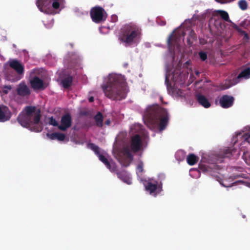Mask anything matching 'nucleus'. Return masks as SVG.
I'll list each match as a JSON object with an SVG mask.
<instances>
[{
  "instance_id": "obj_1",
  "label": "nucleus",
  "mask_w": 250,
  "mask_h": 250,
  "mask_svg": "<svg viewBox=\"0 0 250 250\" xmlns=\"http://www.w3.org/2000/svg\"><path fill=\"white\" fill-rule=\"evenodd\" d=\"M102 88L105 95L113 100H122L126 95L125 80L121 75H109L106 83Z\"/></svg>"
},
{
  "instance_id": "obj_2",
  "label": "nucleus",
  "mask_w": 250,
  "mask_h": 250,
  "mask_svg": "<svg viewBox=\"0 0 250 250\" xmlns=\"http://www.w3.org/2000/svg\"><path fill=\"white\" fill-rule=\"evenodd\" d=\"M145 117L147 125L150 128L158 126L160 131L164 130L168 124L169 118L167 110L158 104L148 106L145 112Z\"/></svg>"
},
{
  "instance_id": "obj_3",
  "label": "nucleus",
  "mask_w": 250,
  "mask_h": 250,
  "mask_svg": "<svg viewBox=\"0 0 250 250\" xmlns=\"http://www.w3.org/2000/svg\"><path fill=\"white\" fill-rule=\"evenodd\" d=\"M40 111H36V107L33 106H27L19 115L17 120L23 127L30 128L32 127L33 130L37 132L42 131V127H36L40 121Z\"/></svg>"
},
{
  "instance_id": "obj_4",
  "label": "nucleus",
  "mask_w": 250,
  "mask_h": 250,
  "mask_svg": "<svg viewBox=\"0 0 250 250\" xmlns=\"http://www.w3.org/2000/svg\"><path fill=\"white\" fill-rule=\"evenodd\" d=\"M141 35V29L137 25L130 23L125 25L121 29L119 40L125 46H130L137 44Z\"/></svg>"
},
{
  "instance_id": "obj_5",
  "label": "nucleus",
  "mask_w": 250,
  "mask_h": 250,
  "mask_svg": "<svg viewBox=\"0 0 250 250\" xmlns=\"http://www.w3.org/2000/svg\"><path fill=\"white\" fill-rule=\"evenodd\" d=\"M63 0H37L36 5L39 9L45 14L51 13V7L58 9L60 6V3Z\"/></svg>"
},
{
  "instance_id": "obj_6",
  "label": "nucleus",
  "mask_w": 250,
  "mask_h": 250,
  "mask_svg": "<svg viewBox=\"0 0 250 250\" xmlns=\"http://www.w3.org/2000/svg\"><path fill=\"white\" fill-rule=\"evenodd\" d=\"M104 9L100 6H95L91 8L90 15L93 21L99 23L104 21L105 20L104 15Z\"/></svg>"
},
{
  "instance_id": "obj_7",
  "label": "nucleus",
  "mask_w": 250,
  "mask_h": 250,
  "mask_svg": "<svg viewBox=\"0 0 250 250\" xmlns=\"http://www.w3.org/2000/svg\"><path fill=\"white\" fill-rule=\"evenodd\" d=\"M186 33L184 31H178L176 33H175L174 31L171 33L167 41V44L169 49H173L175 46L178 44L180 38L182 37H184Z\"/></svg>"
},
{
  "instance_id": "obj_8",
  "label": "nucleus",
  "mask_w": 250,
  "mask_h": 250,
  "mask_svg": "<svg viewBox=\"0 0 250 250\" xmlns=\"http://www.w3.org/2000/svg\"><path fill=\"white\" fill-rule=\"evenodd\" d=\"M142 146L143 143L140 135L136 134L131 137L129 148L131 152L137 153L141 150Z\"/></svg>"
},
{
  "instance_id": "obj_9",
  "label": "nucleus",
  "mask_w": 250,
  "mask_h": 250,
  "mask_svg": "<svg viewBox=\"0 0 250 250\" xmlns=\"http://www.w3.org/2000/svg\"><path fill=\"white\" fill-rule=\"evenodd\" d=\"M122 153L125 157V158L121 161V164L125 167H127L130 165L132 161L133 156L128 146H124L122 149Z\"/></svg>"
},
{
  "instance_id": "obj_10",
  "label": "nucleus",
  "mask_w": 250,
  "mask_h": 250,
  "mask_svg": "<svg viewBox=\"0 0 250 250\" xmlns=\"http://www.w3.org/2000/svg\"><path fill=\"white\" fill-rule=\"evenodd\" d=\"M72 125V117L69 113L63 115L61 120V124L58 128L62 131H65Z\"/></svg>"
},
{
  "instance_id": "obj_11",
  "label": "nucleus",
  "mask_w": 250,
  "mask_h": 250,
  "mask_svg": "<svg viewBox=\"0 0 250 250\" xmlns=\"http://www.w3.org/2000/svg\"><path fill=\"white\" fill-rule=\"evenodd\" d=\"M88 147L94 152L95 154L99 158V159L102 162L105 166H109L110 162L105 156L101 153V149L98 146L93 143H90L88 144Z\"/></svg>"
},
{
  "instance_id": "obj_12",
  "label": "nucleus",
  "mask_w": 250,
  "mask_h": 250,
  "mask_svg": "<svg viewBox=\"0 0 250 250\" xmlns=\"http://www.w3.org/2000/svg\"><path fill=\"white\" fill-rule=\"evenodd\" d=\"M234 98L233 97L228 95H223L219 100L220 106L223 108H228L233 104Z\"/></svg>"
},
{
  "instance_id": "obj_13",
  "label": "nucleus",
  "mask_w": 250,
  "mask_h": 250,
  "mask_svg": "<svg viewBox=\"0 0 250 250\" xmlns=\"http://www.w3.org/2000/svg\"><path fill=\"white\" fill-rule=\"evenodd\" d=\"M9 66L15 70L19 75H23L24 71V65L17 60H12L9 62Z\"/></svg>"
},
{
  "instance_id": "obj_14",
  "label": "nucleus",
  "mask_w": 250,
  "mask_h": 250,
  "mask_svg": "<svg viewBox=\"0 0 250 250\" xmlns=\"http://www.w3.org/2000/svg\"><path fill=\"white\" fill-rule=\"evenodd\" d=\"M11 116V112L7 106L3 105H0V122L9 120Z\"/></svg>"
},
{
  "instance_id": "obj_15",
  "label": "nucleus",
  "mask_w": 250,
  "mask_h": 250,
  "mask_svg": "<svg viewBox=\"0 0 250 250\" xmlns=\"http://www.w3.org/2000/svg\"><path fill=\"white\" fill-rule=\"evenodd\" d=\"M30 83L34 89L43 90L46 88L43 81L37 76H34L30 79Z\"/></svg>"
},
{
  "instance_id": "obj_16",
  "label": "nucleus",
  "mask_w": 250,
  "mask_h": 250,
  "mask_svg": "<svg viewBox=\"0 0 250 250\" xmlns=\"http://www.w3.org/2000/svg\"><path fill=\"white\" fill-rule=\"evenodd\" d=\"M17 92V94L21 96H28L30 94V90L24 83L19 84Z\"/></svg>"
},
{
  "instance_id": "obj_17",
  "label": "nucleus",
  "mask_w": 250,
  "mask_h": 250,
  "mask_svg": "<svg viewBox=\"0 0 250 250\" xmlns=\"http://www.w3.org/2000/svg\"><path fill=\"white\" fill-rule=\"evenodd\" d=\"M116 175L118 177L124 182L128 185H130L131 184V179L126 170H123L117 171Z\"/></svg>"
},
{
  "instance_id": "obj_18",
  "label": "nucleus",
  "mask_w": 250,
  "mask_h": 250,
  "mask_svg": "<svg viewBox=\"0 0 250 250\" xmlns=\"http://www.w3.org/2000/svg\"><path fill=\"white\" fill-rule=\"evenodd\" d=\"M196 99L198 103L205 108H208L211 105L208 99L202 94H197L196 95Z\"/></svg>"
},
{
  "instance_id": "obj_19",
  "label": "nucleus",
  "mask_w": 250,
  "mask_h": 250,
  "mask_svg": "<svg viewBox=\"0 0 250 250\" xmlns=\"http://www.w3.org/2000/svg\"><path fill=\"white\" fill-rule=\"evenodd\" d=\"M47 136L51 140L57 139L59 141H63L65 137L64 134L60 132H54L51 134L47 133Z\"/></svg>"
},
{
  "instance_id": "obj_20",
  "label": "nucleus",
  "mask_w": 250,
  "mask_h": 250,
  "mask_svg": "<svg viewBox=\"0 0 250 250\" xmlns=\"http://www.w3.org/2000/svg\"><path fill=\"white\" fill-rule=\"evenodd\" d=\"M94 119L97 126L100 127H103L104 117L100 112H98L97 113V114L94 117Z\"/></svg>"
},
{
  "instance_id": "obj_21",
  "label": "nucleus",
  "mask_w": 250,
  "mask_h": 250,
  "mask_svg": "<svg viewBox=\"0 0 250 250\" xmlns=\"http://www.w3.org/2000/svg\"><path fill=\"white\" fill-rule=\"evenodd\" d=\"M199 158L194 154H189L187 158V161L188 165L193 166L198 161Z\"/></svg>"
},
{
  "instance_id": "obj_22",
  "label": "nucleus",
  "mask_w": 250,
  "mask_h": 250,
  "mask_svg": "<svg viewBox=\"0 0 250 250\" xmlns=\"http://www.w3.org/2000/svg\"><path fill=\"white\" fill-rule=\"evenodd\" d=\"M73 81V78L72 76H69L61 81L62 86L65 88H67L71 86Z\"/></svg>"
},
{
  "instance_id": "obj_23",
  "label": "nucleus",
  "mask_w": 250,
  "mask_h": 250,
  "mask_svg": "<svg viewBox=\"0 0 250 250\" xmlns=\"http://www.w3.org/2000/svg\"><path fill=\"white\" fill-rule=\"evenodd\" d=\"M216 15H219L221 18L226 21H229L230 20L228 13L222 10H218L215 11Z\"/></svg>"
},
{
  "instance_id": "obj_24",
  "label": "nucleus",
  "mask_w": 250,
  "mask_h": 250,
  "mask_svg": "<svg viewBox=\"0 0 250 250\" xmlns=\"http://www.w3.org/2000/svg\"><path fill=\"white\" fill-rule=\"evenodd\" d=\"M233 151L234 149L230 148L224 149L220 155L223 158H230L232 156Z\"/></svg>"
},
{
  "instance_id": "obj_25",
  "label": "nucleus",
  "mask_w": 250,
  "mask_h": 250,
  "mask_svg": "<svg viewBox=\"0 0 250 250\" xmlns=\"http://www.w3.org/2000/svg\"><path fill=\"white\" fill-rule=\"evenodd\" d=\"M197 40V36L194 30H191L188 34L187 39V42L188 44L191 45L194 41Z\"/></svg>"
},
{
  "instance_id": "obj_26",
  "label": "nucleus",
  "mask_w": 250,
  "mask_h": 250,
  "mask_svg": "<svg viewBox=\"0 0 250 250\" xmlns=\"http://www.w3.org/2000/svg\"><path fill=\"white\" fill-rule=\"evenodd\" d=\"M157 188V185L154 184L150 182H148L146 186V189L147 191H149L150 193L154 192Z\"/></svg>"
},
{
  "instance_id": "obj_27",
  "label": "nucleus",
  "mask_w": 250,
  "mask_h": 250,
  "mask_svg": "<svg viewBox=\"0 0 250 250\" xmlns=\"http://www.w3.org/2000/svg\"><path fill=\"white\" fill-rule=\"evenodd\" d=\"M80 60L79 58H76L74 61L71 62L69 64L70 68H77L80 66Z\"/></svg>"
},
{
  "instance_id": "obj_28",
  "label": "nucleus",
  "mask_w": 250,
  "mask_h": 250,
  "mask_svg": "<svg viewBox=\"0 0 250 250\" xmlns=\"http://www.w3.org/2000/svg\"><path fill=\"white\" fill-rule=\"evenodd\" d=\"M240 8L242 10H245L248 8V4L246 0H240L238 2Z\"/></svg>"
},
{
  "instance_id": "obj_29",
  "label": "nucleus",
  "mask_w": 250,
  "mask_h": 250,
  "mask_svg": "<svg viewBox=\"0 0 250 250\" xmlns=\"http://www.w3.org/2000/svg\"><path fill=\"white\" fill-rule=\"evenodd\" d=\"M107 168H108L112 172H114L116 174L117 171H119L117 169V167L114 163L110 164L109 163V166H106Z\"/></svg>"
},
{
  "instance_id": "obj_30",
  "label": "nucleus",
  "mask_w": 250,
  "mask_h": 250,
  "mask_svg": "<svg viewBox=\"0 0 250 250\" xmlns=\"http://www.w3.org/2000/svg\"><path fill=\"white\" fill-rule=\"evenodd\" d=\"M49 124L50 125H52L54 126H59L58 122L53 117H51L49 119Z\"/></svg>"
},
{
  "instance_id": "obj_31",
  "label": "nucleus",
  "mask_w": 250,
  "mask_h": 250,
  "mask_svg": "<svg viewBox=\"0 0 250 250\" xmlns=\"http://www.w3.org/2000/svg\"><path fill=\"white\" fill-rule=\"evenodd\" d=\"M199 55L200 57V59L202 61H205L207 59L208 55L207 53L206 52H203V51H200L199 53Z\"/></svg>"
},
{
  "instance_id": "obj_32",
  "label": "nucleus",
  "mask_w": 250,
  "mask_h": 250,
  "mask_svg": "<svg viewBox=\"0 0 250 250\" xmlns=\"http://www.w3.org/2000/svg\"><path fill=\"white\" fill-rule=\"evenodd\" d=\"M243 138L245 142L248 143L250 145V133H245L243 135Z\"/></svg>"
},
{
  "instance_id": "obj_33",
  "label": "nucleus",
  "mask_w": 250,
  "mask_h": 250,
  "mask_svg": "<svg viewBox=\"0 0 250 250\" xmlns=\"http://www.w3.org/2000/svg\"><path fill=\"white\" fill-rule=\"evenodd\" d=\"M143 163L142 162H140L138 165L137 167V169L139 172H142L143 171Z\"/></svg>"
},
{
  "instance_id": "obj_34",
  "label": "nucleus",
  "mask_w": 250,
  "mask_h": 250,
  "mask_svg": "<svg viewBox=\"0 0 250 250\" xmlns=\"http://www.w3.org/2000/svg\"><path fill=\"white\" fill-rule=\"evenodd\" d=\"M216 2L220 3L221 4H225L227 3H229L231 1H234V0H215Z\"/></svg>"
},
{
  "instance_id": "obj_35",
  "label": "nucleus",
  "mask_w": 250,
  "mask_h": 250,
  "mask_svg": "<svg viewBox=\"0 0 250 250\" xmlns=\"http://www.w3.org/2000/svg\"><path fill=\"white\" fill-rule=\"evenodd\" d=\"M235 29L237 30V31L238 32L241 33L242 35H243L246 32L245 31H244V30H243L242 29L238 27V26H237Z\"/></svg>"
},
{
  "instance_id": "obj_36",
  "label": "nucleus",
  "mask_w": 250,
  "mask_h": 250,
  "mask_svg": "<svg viewBox=\"0 0 250 250\" xmlns=\"http://www.w3.org/2000/svg\"><path fill=\"white\" fill-rule=\"evenodd\" d=\"M165 83L167 84V86L168 87V85L169 84V78L167 75L166 76Z\"/></svg>"
},
{
  "instance_id": "obj_37",
  "label": "nucleus",
  "mask_w": 250,
  "mask_h": 250,
  "mask_svg": "<svg viewBox=\"0 0 250 250\" xmlns=\"http://www.w3.org/2000/svg\"><path fill=\"white\" fill-rule=\"evenodd\" d=\"M21 77H16L15 78H13L12 79H11L10 78H9V80H10V81H17L18 80H19L20 79H21Z\"/></svg>"
},
{
  "instance_id": "obj_38",
  "label": "nucleus",
  "mask_w": 250,
  "mask_h": 250,
  "mask_svg": "<svg viewBox=\"0 0 250 250\" xmlns=\"http://www.w3.org/2000/svg\"><path fill=\"white\" fill-rule=\"evenodd\" d=\"M246 182L243 181L238 180V181H236L235 182H234L233 184H237V183H243V184H244Z\"/></svg>"
},
{
  "instance_id": "obj_39",
  "label": "nucleus",
  "mask_w": 250,
  "mask_h": 250,
  "mask_svg": "<svg viewBox=\"0 0 250 250\" xmlns=\"http://www.w3.org/2000/svg\"><path fill=\"white\" fill-rule=\"evenodd\" d=\"M243 35H244V38H245L246 39H249V35L246 32H245Z\"/></svg>"
},
{
  "instance_id": "obj_40",
  "label": "nucleus",
  "mask_w": 250,
  "mask_h": 250,
  "mask_svg": "<svg viewBox=\"0 0 250 250\" xmlns=\"http://www.w3.org/2000/svg\"><path fill=\"white\" fill-rule=\"evenodd\" d=\"M89 102L91 103L94 101V98L93 97H90L88 99Z\"/></svg>"
},
{
  "instance_id": "obj_41",
  "label": "nucleus",
  "mask_w": 250,
  "mask_h": 250,
  "mask_svg": "<svg viewBox=\"0 0 250 250\" xmlns=\"http://www.w3.org/2000/svg\"><path fill=\"white\" fill-rule=\"evenodd\" d=\"M105 124L107 125H109L110 124V120H107L105 122Z\"/></svg>"
},
{
  "instance_id": "obj_42",
  "label": "nucleus",
  "mask_w": 250,
  "mask_h": 250,
  "mask_svg": "<svg viewBox=\"0 0 250 250\" xmlns=\"http://www.w3.org/2000/svg\"><path fill=\"white\" fill-rule=\"evenodd\" d=\"M199 74H200V73H199L198 71H196V74L197 75H199Z\"/></svg>"
},
{
  "instance_id": "obj_43",
  "label": "nucleus",
  "mask_w": 250,
  "mask_h": 250,
  "mask_svg": "<svg viewBox=\"0 0 250 250\" xmlns=\"http://www.w3.org/2000/svg\"><path fill=\"white\" fill-rule=\"evenodd\" d=\"M160 100L162 102L163 100V98L162 97H160Z\"/></svg>"
},
{
  "instance_id": "obj_44",
  "label": "nucleus",
  "mask_w": 250,
  "mask_h": 250,
  "mask_svg": "<svg viewBox=\"0 0 250 250\" xmlns=\"http://www.w3.org/2000/svg\"><path fill=\"white\" fill-rule=\"evenodd\" d=\"M6 87H7V88L9 89H11V87H10V86H6Z\"/></svg>"
},
{
  "instance_id": "obj_45",
  "label": "nucleus",
  "mask_w": 250,
  "mask_h": 250,
  "mask_svg": "<svg viewBox=\"0 0 250 250\" xmlns=\"http://www.w3.org/2000/svg\"><path fill=\"white\" fill-rule=\"evenodd\" d=\"M229 87V86L226 87L225 89L228 88Z\"/></svg>"
}]
</instances>
